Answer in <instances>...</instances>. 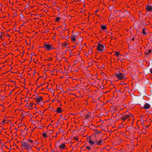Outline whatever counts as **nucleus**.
<instances>
[{"mask_svg": "<svg viewBox=\"0 0 152 152\" xmlns=\"http://www.w3.org/2000/svg\"><path fill=\"white\" fill-rule=\"evenodd\" d=\"M119 119L122 122H125L126 121L128 123L132 122L133 124V121L134 120V116L131 113L126 112L120 114L118 115Z\"/></svg>", "mask_w": 152, "mask_h": 152, "instance_id": "nucleus-1", "label": "nucleus"}, {"mask_svg": "<svg viewBox=\"0 0 152 152\" xmlns=\"http://www.w3.org/2000/svg\"><path fill=\"white\" fill-rule=\"evenodd\" d=\"M28 90L27 92V95L25 97L23 98L22 99L21 102L22 104L25 106V111H23V112L22 113V115L23 116V118L24 117H26L28 116V97L27 96L28 93Z\"/></svg>", "mask_w": 152, "mask_h": 152, "instance_id": "nucleus-2", "label": "nucleus"}, {"mask_svg": "<svg viewBox=\"0 0 152 152\" xmlns=\"http://www.w3.org/2000/svg\"><path fill=\"white\" fill-rule=\"evenodd\" d=\"M28 140L23 139L22 141L20 142L21 143V148L24 151L27 150V152L28 151Z\"/></svg>", "mask_w": 152, "mask_h": 152, "instance_id": "nucleus-3", "label": "nucleus"}, {"mask_svg": "<svg viewBox=\"0 0 152 152\" xmlns=\"http://www.w3.org/2000/svg\"><path fill=\"white\" fill-rule=\"evenodd\" d=\"M42 47L47 51H48L55 49V48L52 44H49L46 42L44 43Z\"/></svg>", "mask_w": 152, "mask_h": 152, "instance_id": "nucleus-4", "label": "nucleus"}, {"mask_svg": "<svg viewBox=\"0 0 152 152\" xmlns=\"http://www.w3.org/2000/svg\"><path fill=\"white\" fill-rule=\"evenodd\" d=\"M114 76L117 78V80H122L126 78L124 74L120 72L115 73Z\"/></svg>", "mask_w": 152, "mask_h": 152, "instance_id": "nucleus-5", "label": "nucleus"}, {"mask_svg": "<svg viewBox=\"0 0 152 152\" xmlns=\"http://www.w3.org/2000/svg\"><path fill=\"white\" fill-rule=\"evenodd\" d=\"M106 49V47L105 45L99 43L98 44L96 50L99 52V53H101L104 51Z\"/></svg>", "mask_w": 152, "mask_h": 152, "instance_id": "nucleus-6", "label": "nucleus"}, {"mask_svg": "<svg viewBox=\"0 0 152 152\" xmlns=\"http://www.w3.org/2000/svg\"><path fill=\"white\" fill-rule=\"evenodd\" d=\"M70 40L72 41V42L74 43L76 42V40L77 39V36L74 34H72L71 37H70Z\"/></svg>", "mask_w": 152, "mask_h": 152, "instance_id": "nucleus-7", "label": "nucleus"}, {"mask_svg": "<svg viewBox=\"0 0 152 152\" xmlns=\"http://www.w3.org/2000/svg\"><path fill=\"white\" fill-rule=\"evenodd\" d=\"M146 11L150 12L152 11V6L147 4L145 5Z\"/></svg>", "mask_w": 152, "mask_h": 152, "instance_id": "nucleus-8", "label": "nucleus"}, {"mask_svg": "<svg viewBox=\"0 0 152 152\" xmlns=\"http://www.w3.org/2000/svg\"><path fill=\"white\" fill-rule=\"evenodd\" d=\"M37 103H39L43 101V97L41 96H39L35 99Z\"/></svg>", "mask_w": 152, "mask_h": 152, "instance_id": "nucleus-9", "label": "nucleus"}, {"mask_svg": "<svg viewBox=\"0 0 152 152\" xmlns=\"http://www.w3.org/2000/svg\"><path fill=\"white\" fill-rule=\"evenodd\" d=\"M96 145H102L103 143L104 142L103 140L101 139L98 141L96 140Z\"/></svg>", "mask_w": 152, "mask_h": 152, "instance_id": "nucleus-10", "label": "nucleus"}, {"mask_svg": "<svg viewBox=\"0 0 152 152\" xmlns=\"http://www.w3.org/2000/svg\"><path fill=\"white\" fill-rule=\"evenodd\" d=\"M88 142L91 145H96V140L95 141H93L91 138L89 139L88 140Z\"/></svg>", "mask_w": 152, "mask_h": 152, "instance_id": "nucleus-11", "label": "nucleus"}, {"mask_svg": "<svg viewBox=\"0 0 152 152\" xmlns=\"http://www.w3.org/2000/svg\"><path fill=\"white\" fill-rule=\"evenodd\" d=\"M58 147L60 150L63 151L65 149L66 147V145L64 143H62L59 145Z\"/></svg>", "mask_w": 152, "mask_h": 152, "instance_id": "nucleus-12", "label": "nucleus"}, {"mask_svg": "<svg viewBox=\"0 0 152 152\" xmlns=\"http://www.w3.org/2000/svg\"><path fill=\"white\" fill-rule=\"evenodd\" d=\"M28 129L27 128L26 129H24L23 132H22V133L23 134V136H26L28 134Z\"/></svg>", "mask_w": 152, "mask_h": 152, "instance_id": "nucleus-13", "label": "nucleus"}, {"mask_svg": "<svg viewBox=\"0 0 152 152\" xmlns=\"http://www.w3.org/2000/svg\"><path fill=\"white\" fill-rule=\"evenodd\" d=\"M150 105L148 103H146L145 104L144 106L142 107L143 109H148L150 108Z\"/></svg>", "mask_w": 152, "mask_h": 152, "instance_id": "nucleus-14", "label": "nucleus"}, {"mask_svg": "<svg viewBox=\"0 0 152 152\" xmlns=\"http://www.w3.org/2000/svg\"><path fill=\"white\" fill-rule=\"evenodd\" d=\"M35 142L32 140L29 139V145L31 146H34Z\"/></svg>", "mask_w": 152, "mask_h": 152, "instance_id": "nucleus-15", "label": "nucleus"}, {"mask_svg": "<svg viewBox=\"0 0 152 152\" xmlns=\"http://www.w3.org/2000/svg\"><path fill=\"white\" fill-rule=\"evenodd\" d=\"M36 9V7L35 5L32 6H29V11L30 10H31L33 9V10H32V12H33L34 11V10Z\"/></svg>", "mask_w": 152, "mask_h": 152, "instance_id": "nucleus-16", "label": "nucleus"}, {"mask_svg": "<svg viewBox=\"0 0 152 152\" xmlns=\"http://www.w3.org/2000/svg\"><path fill=\"white\" fill-rule=\"evenodd\" d=\"M56 111L58 113H60L62 111L61 108V107H58Z\"/></svg>", "mask_w": 152, "mask_h": 152, "instance_id": "nucleus-17", "label": "nucleus"}, {"mask_svg": "<svg viewBox=\"0 0 152 152\" xmlns=\"http://www.w3.org/2000/svg\"><path fill=\"white\" fill-rule=\"evenodd\" d=\"M28 5L26 4V5L24 7V11H25L26 12V14H27V12H28Z\"/></svg>", "mask_w": 152, "mask_h": 152, "instance_id": "nucleus-18", "label": "nucleus"}, {"mask_svg": "<svg viewBox=\"0 0 152 152\" xmlns=\"http://www.w3.org/2000/svg\"><path fill=\"white\" fill-rule=\"evenodd\" d=\"M28 20L27 19H26L24 21V23H23L22 26H28V25H26V23L28 22Z\"/></svg>", "mask_w": 152, "mask_h": 152, "instance_id": "nucleus-19", "label": "nucleus"}, {"mask_svg": "<svg viewBox=\"0 0 152 152\" xmlns=\"http://www.w3.org/2000/svg\"><path fill=\"white\" fill-rule=\"evenodd\" d=\"M42 136L43 137L45 138H47L48 137V136L45 132H43L42 133Z\"/></svg>", "mask_w": 152, "mask_h": 152, "instance_id": "nucleus-20", "label": "nucleus"}, {"mask_svg": "<svg viewBox=\"0 0 152 152\" xmlns=\"http://www.w3.org/2000/svg\"><path fill=\"white\" fill-rule=\"evenodd\" d=\"M114 52L115 53L114 55H115L116 57L118 56L119 55H121V54H120L118 52L115 51Z\"/></svg>", "mask_w": 152, "mask_h": 152, "instance_id": "nucleus-21", "label": "nucleus"}, {"mask_svg": "<svg viewBox=\"0 0 152 152\" xmlns=\"http://www.w3.org/2000/svg\"><path fill=\"white\" fill-rule=\"evenodd\" d=\"M78 138L77 137H72V139L73 140H75V141H77L78 140Z\"/></svg>", "mask_w": 152, "mask_h": 152, "instance_id": "nucleus-22", "label": "nucleus"}, {"mask_svg": "<svg viewBox=\"0 0 152 152\" xmlns=\"http://www.w3.org/2000/svg\"><path fill=\"white\" fill-rule=\"evenodd\" d=\"M35 57L36 56L35 55H33L32 56H31V61H34Z\"/></svg>", "mask_w": 152, "mask_h": 152, "instance_id": "nucleus-23", "label": "nucleus"}, {"mask_svg": "<svg viewBox=\"0 0 152 152\" xmlns=\"http://www.w3.org/2000/svg\"><path fill=\"white\" fill-rule=\"evenodd\" d=\"M86 119H88L89 118L90 115L88 114H86L84 115Z\"/></svg>", "mask_w": 152, "mask_h": 152, "instance_id": "nucleus-24", "label": "nucleus"}, {"mask_svg": "<svg viewBox=\"0 0 152 152\" xmlns=\"http://www.w3.org/2000/svg\"><path fill=\"white\" fill-rule=\"evenodd\" d=\"M101 28L103 30H105L107 29L106 27L104 25L102 26Z\"/></svg>", "mask_w": 152, "mask_h": 152, "instance_id": "nucleus-25", "label": "nucleus"}, {"mask_svg": "<svg viewBox=\"0 0 152 152\" xmlns=\"http://www.w3.org/2000/svg\"><path fill=\"white\" fill-rule=\"evenodd\" d=\"M64 30H63L62 31H61V32L60 33L59 35L62 37H63L64 35Z\"/></svg>", "mask_w": 152, "mask_h": 152, "instance_id": "nucleus-26", "label": "nucleus"}, {"mask_svg": "<svg viewBox=\"0 0 152 152\" xmlns=\"http://www.w3.org/2000/svg\"><path fill=\"white\" fill-rule=\"evenodd\" d=\"M151 52V49H148L147 51V52L145 53V54L147 55L150 53Z\"/></svg>", "mask_w": 152, "mask_h": 152, "instance_id": "nucleus-27", "label": "nucleus"}, {"mask_svg": "<svg viewBox=\"0 0 152 152\" xmlns=\"http://www.w3.org/2000/svg\"><path fill=\"white\" fill-rule=\"evenodd\" d=\"M61 19V18L59 17H57L55 18V20L57 22H58Z\"/></svg>", "mask_w": 152, "mask_h": 152, "instance_id": "nucleus-28", "label": "nucleus"}, {"mask_svg": "<svg viewBox=\"0 0 152 152\" xmlns=\"http://www.w3.org/2000/svg\"><path fill=\"white\" fill-rule=\"evenodd\" d=\"M142 33L143 35H145L146 34V33L145 32V28H143Z\"/></svg>", "mask_w": 152, "mask_h": 152, "instance_id": "nucleus-29", "label": "nucleus"}, {"mask_svg": "<svg viewBox=\"0 0 152 152\" xmlns=\"http://www.w3.org/2000/svg\"><path fill=\"white\" fill-rule=\"evenodd\" d=\"M5 120H4V118L3 119V120H2V121H1V122H0V123L4 125L5 124Z\"/></svg>", "mask_w": 152, "mask_h": 152, "instance_id": "nucleus-30", "label": "nucleus"}, {"mask_svg": "<svg viewBox=\"0 0 152 152\" xmlns=\"http://www.w3.org/2000/svg\"><path fill=\"white\" fill-rule=\"evenodd\" d=\"M86 148L88 150H90L91 149V148L90 146H86Z\"/></svg>", "mask_w": 152, "mask_h": 152, "instance_id": "nucleus-31", "label": "nucleus"}, {"mask_svg": "<svg viewBox=\"0 0 152 152\" xmlns=\"http://www.w3.org/2000/svg\"><path fill=\"white\" fill-rule=\"evenodd\" d=\"M124 125L123 124H121L119 126V128H124Z\"/></svg>", "mask_w": 152, "mask_h": 152, "instance_id": "nucleus-32", "label": "nucleus"}, {"mask_svg": "<svg viewBox=\"0 0 152 152\" xmlns=\"http://www.w3.org/2000/svg\"><path fill=\"white\" fill-rule=\"evenodd\" d=\"M62 45L66 47V42H64L62 44Z\"/></svg>", "mask_w": 152, "mask_h": 152, "instance_id": "nucleus-33", "label": "nucleus"}, {"mask_svg": "<svg viewBox=\"0 0 152 152\" xmlns=\"http://www.w3.org/2000/svg\"><path fill=\"white\" fill-rule=\"evenodd\" d=\"M32 104L30 103V105H29V109H32Z\"/></svg>", "mask_w": 152, "mask_h": 152, "instance_id": "nucleus-34", "label": "nucleus"}, {"mask_svg": "<svg viewBox=\"0 0 152 152\" xmlns=\"http://www.w3.org/2000/svg\"><path fill=\"white\" fill-rule=\"evenodd\" d=\"M0 34L2 36H3L5 34H4V32L2 33L1 32H0Z\"/></svg>", "mask_w": 152, "mask_h": 152, "instance_id": "nucleus-35", "label": "nucleus"}, {"mask_svg": "<svg viewBox=\"0 0 152 152\" xmlns=\"http://www.w3.org/2000/svg\"><path fill=\"white\" fill-rule=\"evenodd\" d=\"M3 37V36H1V35H0V39L1 40H2V41L4 40V39H3V38H2V37Z\"/></svg>", "mask_w": 152, "mask_h": 152, "instance_id": "nucleus-36", "label": "nucleus"}, {"mask_svg": "<svg viewBox=\"0 0 152 152\" xmlns=\"http://www.w3.org/2000/svg\"><path fill=\"white\" fill-rule=\"evenodd\" d=\"M93 65V63L91 62H89V63H88V65L89 66H92V65Z\"/></svg>", "mask_w": 152, "mask_h": 152, "instance_id": "nucleus-37", "label": "nucleus"}, {"mask_svg": "<svg viewBox=\"0 0 152 152\" xmlns=\"http://www.w3.org/2000/svg\"><path fill=\"white\" fill-rule=\"evenodd\" d=\"M29 124L30 123H31V124H33V122H32V121H30V120L29 119Z\"/></svg>", "mask_w": 152, "mask_h": 152, "instance_id": "nucleus-38", "label": "nucleus"}, {"mask_svg": "<svg viewBox=\"0 0 152 152\" xmlns=\"http://www.w3.org/2000/svg\"><path fill=\"white\" fill-rule=\"evenodd\" d=\"M150 71L151 73L152 74V68L150 69Z\"/></svg>", "mask_w": 152, "mask_h": 152, "instance_id": "nucleus-39", "label": "nucleus"}, {"mask_svg": "<svg viewBox=\"0 0 152 152\" xmlns=\"http://www.w3.org/2000/svg\"><path fill=\"white\" fill-rule=\"evenodd\" d=\"M25 43H26V45H28V43L27 42V41L26 40V39L25 40Z\"/></svg>", "mask_w": 152, "mask_h": 152, "instance_id": "nucleus-40", "label": "nucleus"}, {"mask_svg": "<svg viewBox=\"0 0 152 152\" xmlns=\"http://www.w3.org/2000/svg\"><path fill=\"white\" fill-rule=\"evenodd\" d=\"M134 39H135L134 38V37H133V38L132 39V41H134Z\"/></svg>", "mask_w": 152, "mask_h": 152, "instance_id": "nucleus-41", "label": "nucleus"}, {"mask_svg": "<svg viewBox=\"0 0 152 152\" xmlns=\"http://www.w3.org/2000/svg\"><path fill=\"white\" fill-rule=\"evenodd\" d=\"M6 37H7V36L10 37V36L9 35V34H7L6 35Z\"/></svg>", "mask_w": 152, "mask_h": 152, "instance_id": "nucleus-42", "label": "nucleus"}, {"mask_svg": "<svg viewBox=\"0 0 152 152\" xmlns=\"http://www.w3.org/2000/svg\"><path fill=\"white\" fill-rule=\"evenodd\" d=\"M33 55H34V53H33L31 54V55L32 56Z\"/></svg>", "mask_w": 152, "mask_h": 152, "instance_id": "nucleus-43", "label": "nucleus"}, {"mask_svg": "<svg viewBox=\"0 0 152 152\" xmlns=\"http://www.w3.org/2000/svg\"><path fill=\"white\" fill-rule=\"evenodd\" d=\"M33 105H34V107L35 106V104H33Z\"/></svg>", "mask_w": 152, "mask_h": 152, "instance_id": "nucleus-44", "label": "nucleus"}, {"mask_svg": "<svg viewBox=\"0 0 152 152\" xmlns=\"http://www.w3.org/2000/svg\"><path fill=\"white\" fill-rule=\"evenodd\" d=\"M111 7H108V8H109V10H110V8Z\"/></svg>", "mask_w": 152, "mask_h": 152, "instance_id": "nucleus-45", "label": "nucleus"}, {"mask_svg": "<svg viewBox=\"0 0 152 152\" xmlns=\"http://www.w3.org/2000/svg\"><path fill=\"white\" fill-rule=\"evenodd\" d=\"M52 59V58L51 57L50 58V60H51Z\"/></svg>", "mask_w": 152, "mask_h": 152, "instance_id": "nucleus-46", "label": "nucleus"}, {"mask_svg": "<svg viewBox=\"0 0 152 152\" xmlns=\"http://www.w3.org/2000/svg\"><path fill=\"white\" fill-rule=\"evenodd\" d=\"M59 133L57 132V133H56V135H57V134H58V133Z\"/></svg>", "mask_w": 152, "mask_h": 152, "instance_id": "nucleus-47", "label": "nucleus"}, {"mask_svg": "<svg viewBox=\"0 0 152 152\" xmlns=\"http://www.w3.org/2000/svg\"><path fill=\"white\" fill-rule=\"evenodd\" d=\"M0 5H2V4L0 3Z\"/></svg>", "mask_w": 152, "mask_h": 152, "instance_id": "nucleus-48", "label": "nucleus"}, {"mask_svg": "<svg viewBox=\"0 0 152 152\" xmlns=\"http://www.w3.org/2000/svg\"><path fill=\"white\" fill-rule=\"evenodd\" d=\"M30 14H31V15H33V14H31V12Z\"/></svg>", "mask_w": 152, "mask_h": 152, "instance_id": "nucleus-49", "label": "nucleus"}, {"mask_svg": "<svg viewBox=\"0 0 152 152\" xmlns=\"http://www.w3.org/2000/svg\"><path fill=\"white\" fill-rule=\"evenodd\" d=\"M23 152H25L24 151H23Z\"/></svg>", "mask_w": 152, "mask_h": 152, "instance_id": "nucleus-50", "label": "nucleus"}, {"mask_svg": "<svg viewBox=\"0 0 152 152\" xmlns=\"http://www.w3.org/2000/svg\"><path fill=\"white\" fill-rule=\"evenodd\" d=\"M32 98V97H29V98Z\"/></svg>", "mask_w": 152, "mask_h": 152, "instance_id": "nucleus-51", "label": "nucleus"}, {"mask_svg": "<svg viewBox=\"0 0 152 152\" xmlns=\"http://www.w3.org/2000/svg\"><path fill=\"white\" fill-rule=\"evenodd\" d=\"M2 104H0V106H2Z\"/></svg>", "mask_w": 152, "mask_h": 152, "instance_id": "nucleus-52", "label": "nucleus"}, {"mask_svg": "<svg viewBox=\"0 0 152 152\" xmlns=\"http://www.w3.org/2000/svg\"><path fill=\"white\" fill-rule=\"evenodd\" d=\"M34 91H35V89H34Z\"/></svg>", "mask_w": 152, "mask_h": 152, "instance_id": "nucleus-53", "label": "nucleus"}, {"mask_svg": "<svg viewBox=\"0 0 152 152\" xmlns=\"http://www.w3.org/2000/svg\"><path fill=\"white\" fill-rule=\"evenodd\" d=\"M97 11H98V10H96V12H97Z\"/></svg>", "mask_w": 152, "mask_h": 152, "instance_id": "nucleus-54", "label": "nucleus"}, {"mask_svg": "<svg viewBox=\"0 0 152 152\" xmlns=\"http://www.w3.org/2000/svg\"><path fill=\"white\" fill-rule=\"evenodd\" d=\"M33 48V45H32V48Z\"/></svg>", "mask_w": 152, "mask_h": 152, "instance_id": "nucleus-55", "label": "nucleus"}, {"mask_svg": "<svg viewBox=\"0 0 152 152\" xmlns=\"http://www.w3.org/2000/svg\"><path fill=\"white\" fill-rule=\"evenodd\" d=\"M147 127H148V126H147Z\"/></svg>", "mask_w": 152, "mask_h": 152, "instance_id": "nucleus-56", "label": "nucleus"}, {"mask_svg": "<svg viewBox=\"0 0 152 152\" xmlns=\"http://www.w3.org/2000/svg\"><path fill=\"white\" fill-rule=\"evenodd\" d=\"M32 89V88H31V89ZM31 91H32V90H31Z\"/></svg>", "mask_w": 152, "mask_h": 152, "instance_id": "nucleus-57", "label": "nucleus"}, {"mask_svg": "<svg viewBox=\"0 0 152 152\" xmlns=\"http://www.w3.org/2000/svg\"><path fill=\"white\" fill-rule=\"evenodd\" d=\"M26 37H27V38H28V37H27V36H26Z\"/></svg>", "mask_w": 152, "mask_h": 152, "instance_id": "nucleus-58", "label": "nucleus"}, {"mask_svg": "<svg viewBox=\"0 0 152 152\" xmlns=\"http://www.w3.org/2000/svg\"><path fill=\"white\" fill-rule=\"evenodd\" d=\"M28 50V48L27 49Z\"/></svg>", "mask_w": 152, "mask_h": 152, "instance_id": "nucleus-59", "label": "nucleus"}, {"mask_svg": "<svg viewBox=\"0 0 152 152\" xmlns=\"http://www.w3.org/2000/svg\"><path fill=\"white\" fill-rule=\"evenodd\" d=\"M30 70H31V69L30 68Z\"/></svg>", "mask_w": 152, "mask_h": 152, "instance_id": "nucleus-60", "label": "nucleus"}]
</instances>
